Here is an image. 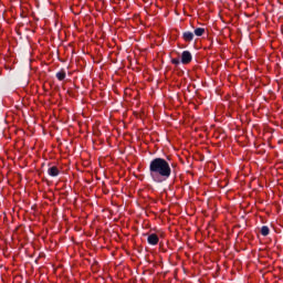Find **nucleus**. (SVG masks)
<instances>
[{"label":"nucleus","mask_w":283,"mask_h":283,"mask_svg":"<svg viewBox=\"0 0 283 283\" xmlns=\"http://www.w3.org/2000/svg\"><path fill=\"white\" fill-rule=\"evenodd\" d=\"M184 40L185 41H193V33L187 31L184 33Z\"/></svg>","instance_id":"5"},{"label":"nucleus","mask_w":283,"mask_h":283,"mask_svg":"<svg viewBox=\"0 0 283 283\" xmlns=\"http://www.w3.org/2000/svg\"><path fill=\"white\" fill-rule=\"evenodd\" d=\"M181 63H191V53L189 51H184L181 54Z\"/></svg>","instance_id":"2"},{"label":"nucleus","mask_w":283,"mask_h":283,"mask_svg":"<svg viewBox=\"0 0 283 283\" xmlns=\"http://www.w3.org/2000/svg\"><path fill=\"white\" fill-rule=\"evenodd\" d=\"M261 234H262V235H269V227L263 226V227L261 228Z\"/></svg>","instance_id":"8"},{"label":"nucleus","mask_w":283,"mask_h":283,"mask_svg":"<svg viewBox=\"0 0 283 283\" xmlns=\"http://www.w3.org/2000/svg\"><path fill=\"white\" fill-rule=\"evenodd\" d=\"M56 78H57L59 81H64V78H65V71H60V72H57V73H56Z\"/></svg>","instance_id":"6"},{"label":"nucleus","mask_w":283,"mask_h":283,"mask_svg":"<svg viewBox=\"0 0 283 283\" xmlns=\"http://www.w3.org/2000/svg\"><path fill=\"white\" fill-rule=\"evenodd\" d=\"M172 63L175 64V65H178V63H180V60H172Z\"/></svg>","instance_id":"9"},{"label":"nucleus","mask_w":283,"mask_h":283,"mask_svg":"<svg viewBox=\"0 0 283 283\" xmlns=\"http://www.w3.org/2000/svg\"><path fill=\"white\" fill-rule=\"evenodd\" d=\"M150 176L155 182H165L171 176V167L169 163L163 158H156L149 166Z\"/></svg>","instance_id":"1"},{"label":"nucleus","mask_w":283,"mask_h":283,"mask_svg":"<svg viewBox=\"0 0 283 283\" xmlns=\"http://www.w3.org/2000/svg\"><path fill=\"white\" fill-rule=\"evenodd\" d=\"M48 172L50 176H53V177L59 176V168L53 166V167L49 168Z\"/></svg>","instance_id":"4"},{"label":"nucleus","mask_w":283,"mask_h":283,"mask_svg":"<svg viewBox=\"0 0 283 283\" xmlns=\"http://www.w3.org/2000/svg\"><path fill=\"white\" fill-rule=\"evenodd\" d=\"M158 242H159L158 234L151 233L148 235V243L156 245L158 244Z\"/></svg>","instance_id":"3"},{"label":"nucleus","mask_w":283,"mask_h":283,"mask_svg":"<svg viewBox=\"0 0 283 283\" xmlns=\"http://www.w3.org/2000/svg\"><path fill=\"white\" fill-rule=\"evenodd\" d=\"M195 34H196V36H202V34H205V29H202V28L196 29Z\"/></svg>","instance_id":"7"}]
</instances>
